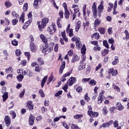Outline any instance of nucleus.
Returning <instances> with one entry per match:
<instances>
[{
  "mask_svg": "<svg viewBox=\"0 0 129 129\" xmlns=\"http://www.w3.org/2000/svg\"><path fill=\"white\" fill-rule=\"evenodd\" d=\"M34 121H35V117L33 116V115L30 114L29 118V123L30 125H33V124L35 123Z\"/></svg>",
  "mask_w": 129,
  "mask_h": 129,
  "instance_id": "nucleus-11",
  "label": "nucleus"
},
{
  "mask_svg": "<svg viewBox=\"0 0 129 129\" xmlns=\"http://www.w3.org/2000/svg\"><path fill=\"white\" fill-rule=\"evenodd\" d=\"M28 20L32 21L33 20V15H32V12H30L28 14Z\"/></svg>",
  "mask_w": 129,
  "mask_h": 129,
  "instance_id": "nucleus-46",
  "label": "nucleus"
},
{
  "mask_svg": "<svg viewBox=\"0 0 129 129\" xmlns=\"http://www.w3.org/2000/svg\"><path fill=\"white\" fill-rule=\"evenodd\" d=\"M62 92H63L62 91H59L57 93L55 94L54 96L58 97V96H59V95L62 94Z\"/></svg>",
  "mask_w": 129,
  "mask_h": 129,
  "instance_id": "nucleus-61",
  "label": "nucleus"
},
{
  "mask_svg": "<svg viewBox=\"0 0 129 129\" xmlns=\"http://www.w3.org/2000/svg\"><path fill=\"white\" fill-rule=\"evenodd\" d=\"M103 10H104V6L103 5H100L98 6V17L100 18L101 14L103 13Z\"/></svg>",
  "mask_w": 129,
  "mask_h": 129,
  "instance_id": "nucleus-6",
  "label": "nucleus"
},
{
  "mask_svg": "<svg viewBox=\"0 0 129 129\" xmlns=\"http://www.w3.org/2000/svg\"><path fill=\"white\" fill-rule=\"evenodd\" d=\"M79 57H78V55L77 54H74L73 56V58L72 59V62L74 63V62L76 61H79Z\"/></svg>",
  "mask_w": 129,
  "mask_h": 129,
  "instance_id": "nucleus-20",
  "label": "nucleus"
},
{
  "mask_svg": "<svg viewBox=\"0 0 129 129\" xmlns=\"http://www.w3.org/2000/svg\"><path fill=\"white\" fill-rule=\"evenodd\" d=\"M112 86L113 87L114 89H115V90H116V91L117 92H119V91H120V89L119 87H118V86H115L114 84H113Z\"/></svg>",
  "mask_w": 129,
  "mask_h": 129,
  "instance_id": "nucleus-41",
  "label": "nucleus"
},
{
  "mask_svg": "<svg viewBox=\"0 0 129 129\" xmlns=\"http://www.w3.org/2000/svg\"><path fill=\"white\" fill-rule=\"evenodd\" d=\"M19 20L17 19H14L12 21V25L13 26H16L18 24Z\"/></svg>",
  "mask_w": 129,
  "mask_h": 129,
  "instance_id": "nucleus-45",
  "label": "nucleus"
},
{
  "mask_svg": "<svg viewBox=\"0 0 129 129\" xmlns=\"http://www.w3.org/2000/svg\"><path fill=\"white\" fill-rule=\"evenodd\" d=\"M74 11V12L73 13V15H72V16H73V21L75 20V18H76L77 13H79V8L75 9Z\"/></svg>",
  "mask_w": 129,
  "mask_h": 129,
  "instance_id": "nucleus-16",
  "label": "nucleus"
},
{
  "mask_svg": "<svg viewBox=\"0 0 129 129\" xmlns=\"http://www.w3.org/2000/svg\"><path fill=\"white\" fill-rule=\"evenodd\" d=\"M100 23H101V21L100 20L96 19L94 22V25L95 26V27H97V26H99V25H100Z\"/></svg>",
  "mask_w": 129,
  "mask_h": 129,
  "instance_id": "nucleus-39",
  "label": "nucleus"
},
{
  "mask_svg": "<svg viewBox=\"0 0 129 129\" xmlns=\"http://www.w3.org/2000/svg\"><path fill=\"white\" fill-rule=\"evenodd\" d=\"M47 31L48 33H51L53 32V31L54 33H55V32H56V24L55 23L52 22L51 25H49L48 27Z\"/></svg>",
  "mask_w": 129,
  "mask_h": 129,
  "instance_id": "nucleus-5",
  "label": "nucleus"
},
{
  "mask_svg": "<svg viewBox=\"0 0 129 129\" xmlns=\"http://www.w3.org/2000/svg\"><path fill=\"white\" fill-rule=\"evenodd\" d=\"M61 37H62V39L64 40L65 42H68V38H67V37H66V33H62Z\"/></svg>",
  "mask_w": 129,
  "mask_h": 129,
  "instance_id": "nucleus-34",
  "label": "nucleus"
},
{
  "mask_svg": "<svg viewBox=\"0 0 129 129\" xmlns=\"http://www.w3.org/2000/svg\"><path fill=\"white\" fill-rule=\"evenodd\" d=\"M88 114L90 115V116H94V117H97L99 115V113L97 112H93L92 110H88Z\"/></svg>",
  "mask_w": 129,
  "mask_h": 129,
  "instance_id": "nucleus-9",
  "label": "nucleus"
},
{
  "mask_svg": "<svg viewBox=\"0 0 129 129\" xmlns=\"http://www.w3.org/2000/svg\"><path fill=\"white\" fill-rule=\"evenodd\" d=\"M63 15H64V12L62 10H60L59 13H58V16H59V18L58 19H63Z\"/></svg>",
  "mask_w": 129,
  "mask_h": 129,
  "instance_id": "nucleus-35",
  "label": "nucleus"
},
{
  "mask_svg": "<svg viewBox=\"0 0 129 129\" xmlns=\"http://www.w3.org/2000/svg\"><path fill=\"white\" fill-rule=\"evenodd\" d=\"M81 52V53L83 54V55H85L86 52V47H85V45H83Z\"/></svg>",
  "mask_w": 129,
  "mask_h": 129,
  "instance_id": "nucleus-30",
  "label": "nucleus"
},
{
  "mask_svg": "<svg viewBox=\"0 0 129 129\" xmlns=\"http://www.w3.org/2000/svg\"><path fill=\"white\" fill-rule=\"evenodd\" d=\"M27 106L28 107L29 110H33L34 106L32 105V101H30L27 103Z\"/></svg>",
  "mask_w": 129,
  "mask_h": 129,
  "instance_id": "nucleus-18",
  "label": "nucleus"
},
{
  "mask_svg": "<svg viewBox=\"0 0 129 129\" xmlns=\"http://www.w3.org/2000/svg\"><path fill=\"white\" fill-rule=\"evenodd\" d=\"M80 117H83V115L82 114H77L74 116V118L76 119H77L78 118H80Z\"/></svg>",
  "mask_w": 129,
  "mask_h": 129,
  "instance_id": "nucleus-50",
  "label": "nucleus"
},
{
  "mask_svg": "<svg viewBox=\"0 0 129 129\" xmlns=\"http://www.w3.org/2000/svg\"><path fill=\"white\" fill-rule=\"evenodd\" d=\"M62 89H63L64 91L65 92H68V91L67 89H68V85L67 84H66L62 88Z\"/></svg>",
  "mask_w": 129,
  "mask_h": 129,
  "instance_id": "nucleus-60",
  "label": "nucleus"
},
{
  "mask_svg": "<svg viewBox=\"0 0 129 129\" xmlns=\"http://www.w3.org/2000/svg\"><path fill=\"white\" fill-rule=\"evenodd\" d=\"M72 129H81L79 127V126H77V125H75L73 124L71 126Z\"/></svg>",
  "mask_w": 129,
  "mask_h": 129,
  "instance_id": "nucleus-55",
  "label": "nucleus"
},
{
  "mask_svg": "<svg viewBox=\"0 0 129 129\" xmlns=\"http://www.w3.org/2000/svg\"><path fill=\"white\" fill-rule=\"evenodd\" d=\"M71 73H72V71H70L68 73L65 74L63 76H62V79H61V81L62 82H64V81H66V77L67 76H70Z\"/></svg>",
  "mask_w": 129,
  "mask_h": 129,
  "instance_id": "nucleus-14",
  "label": "nucleus"
},
{
  "mask_svg": "<svg viewBox=\"0 0 129 129\" xmlns=\"http://www.w3.org/2000/svg\"><path fill=\"white\" fill-rule=\"evenodd\" d=\"M92 39H96V40H98L99 39V33H95L93 34V35L91 36Z\"/></svg>",
  "mask_w": 129,
  "mask_h": 129,
  "instance_id": "nucleus-26",
  "label": "nucleus"
},
{
  "mask_svg": "<svg viewBox=\"0 0 129 129\" xmlns=\"http://www.w3.org/2000/svg\"><path fill=\"white\" fill-rule=\"evenodd\" d=\"M48 23L49 19L47 17L43 18L41 20V21H37V25L40 32H43V30H44V29H45V28H46L47 24H48Z\"/></svg>",
  "mask_w": 129,
  "mask_h": 129,
  "instance_id": "nucleus-2",
  "label": "nucleus"
},
{
  "mask_svg": "<svg viewBox=\"0 0 129 129\" xmlns=\"http://www.w3.org/2000/svg\"><path fill=\"white\" fill-rule=\"evenodd\" d=\"M5 121L7 126H9L11 124V118L9 116H6L5 118Z\"/></svg>",
  "mask_w": 129,
  "mask_h": 129,
  "instance_id": "nucleus-13",
  "label": "nucleus"
},
{
  "mask_svg": "<svg viewBox=\"0 0 129 129\" xmlns=\"http://www.w3.org/2000/svg\"><path fill=\"white\" fill-rule=\"evenodd\" d=\"M8 94V93L7 92L4 93V95H3V102H5V101H6V100H7L8 98H9Z\"/></svg>",
  "mask_w": 129,
  "mask_h": 129,
  "instance_id": "nucleus-25",
  "label": "nucleus"
},
{
  "mask_svg": "<svg viewBox=\"0 0 129 129\" xmlns=\"http://www.w3.org/2000/svg\"><path fill=\"white\" fill-rule=\"evenodd\" d=\"M76 46L78 48H80L81 47H82V44L81 43V42L79 40H76Z\"/></svg>",
  "mask_w": 129,
  "mask_h": 129,
  "instance_id": "nucleus-38",
  "label": "nucleus"
},
{
  "mask_svg": "<svg viewBox=\"0 0 129 129\" xmlns=\"http://www.w3.org/2000/svg\"><path fill=\"white\" fill-rule=\"evenodd\" d=\"M11 21L7 18H5L4 20H1V25H4V26H9Z\"/></svg>",
  "mask_w": 129,
  "mask_h": 129,
  "instance_id": "nucleus-8",
  "label": "nucleus"
},
{
  "mask_svg": "<svg viewBox=\"0 0 129 129\" xmlns=\"http://www.w3.org/2000/svg\"><path fill=\"white\" fill-rule=\"evenodd\" d=\"M109 53V50L104 49V50H102L101 51V55L102 56H106L107 54Z\"/></svg>",
  "mask_w": 129,
  "mask_h": 129,
  "instance_id": "nucleus-24",
  "label": "nucleus"
},
{
  "mask_svg": "<svg viewBox=\"0 0 129 129\" xmlns=\"http://www.w3.org/2000/svg\"><path fill=\"white\" fill-rule=\"evenodd\" d=\"M85 100H86V101H87V102H88V101L90 100V98H89V97H88V93H86L85 95Z\"/></svg>",
  "mask_w": 129,
  "mask_h": 129,
  "instance_id": "nucleus-52",
  "label": "nucleus"
},
{
  "mask_svg": "<svg viewBox=\"0 0 129 129\" xmlns=\"http://www.w3.org/2000/svg\"><path fill=\"white\" fill-rule=\"evenodd\" d=\"M24 54H25V56H26V57H27L28 60H30V57H31V53H30L29 52H25Z\"/></svg>",
  "mask_w": 129,
  "mask_h": 129,
  "instance_id": "nucleus-54",
  "label": "nucleus"
},
{
  "mask_svg": "<svg viewBox=\"0 0 129 129\" xmlns=\"http://www.w3.org/2000/svg\"><path fill=\"white\" fill-rule=\"evenodd\" d=\"M101 48L99 46H95L94 48H93V50L94 51H95V52H96L97 51H99L100 50H101Z\"/></svg>",
  "mask_w": 129,
  "mask_h": 129,
  "instance_id": "nucleus-57",
  "label": "nucleus"
},
{
  "mask_svg": "<svg viewBox=\"0 0 129 129\" xmlns=\"http://www.w3.org/2000/svg\"><path fill=\"white\" fill-rule=\"evenodd\" d=\"M39 2H41V0H35L34 2L33 6L35 9H37V7H38L39 5Z\"/></svg>",
  "mask_w": 129,
  "mask_h": 129,
  "instance_id": "nucleus-36",
  "label": "nucleus"
},
{
  "mask_svg": "<svg viewBox=\"0 0 129 129\" xmlns=\"http://www.w3.org/2000/svg\"><path fill=\"white\" fill-rule=\"evenodd\" d=\"M103 114H104V115H106V114H107V110H106V107H104L103 109Z\"/></svg>",
  "mask_w": 129,
  "mask_h": 129,
  "instance_id": "nucleus-63",
  "label": "nucleus"
},
{
  "mask_svg": "<svg viewBox=\"0 0 129 129\" xmlns=\"http://www.w3.org/2000/svg\"><path fill=\"white\" fill-rule=\"evenodd\" d=\"M65 61L64 62H62L61 63V66L60 67V69H59V74H62V73H63V70H64V68H65Z\"/></svg>",
  "mask_w": 129,
  "mask_h": 129,
  "instance_id": "nucleus-21",
  "label": "nucleus"
},
{
  "mask_svg": "<svg viewBox=\"0 0 129 129\" xmlns=\"http://www.w3.org/2000/svg\"><path fill=\"white\" fill-rule=\"evenodd\" d=\"M90 43L92 45H94V46H98V41H92Z\"/></svg>",
  "mask_w": 129,
  "mask_h": 129,
  "instance_id": "nucleus-49",
  "label": "nucleus"
},
{
  "mask_svg": "<svg viewBox=\"0 0 129 129\" xmlns=\"http://www.w3.org/2000/svg\"><path fill=\"white\" fill-rule=\"evenodd\" d=\"M92 10L93 13V17L94 19L97 18V4L96 2H94L93 5L92 6Z\"/></svg>",
  "mask_w": 129,
  "mask_h": 129,
  "instance_id": "nucleus-4",
  "label": "nucleus"
},
{
  "mask_svg": "<svg viewBox=\"0 0 129 129\" xmlns=\"http://www.w3.org/2000/svg\"><path fill=\"white\" fill-rule=\"evenodd\" d=\"M32 23V20H28L25 24V25L23 26V29H26V28H28L29 26H30V24Z\"/></svg>",
  "mask_w": 129,
  "mask_h": 129,
  "instance_id": "nucleus-23",
  "label": "nucleus"
},
{
  "mask_svg": "<svg viewBox=\"0 0 129 129\" xmlns=\"http://www.w3.org/2000/svg\"><path fill=\"white\" fill-rule=\"evenodd\" d=\"M41 70V69L39 66H36L35 67V71H36V72H40Z\"/></svg>",
  "mask_w": 129,
  "mask_h": 129,
  "instance_id": "nucleus-59",
  "label": "nucleus"
},
{
  "mask_svg": "<svg viewBox=\"0 0 129 129\" xmlns=\"http://www.w3.org/2000/svg\"><path fill=\"white\" fill-rule=\"evenodd\" d=\"M53 80V82L55 81V79H54V76H53V74H51L50 77L48 78V81L49 82H51Z\"/></svg>",
  "mask_w": 129,
  "mask_h": 129,
  "instance_id": "nucleus-42",
  "label": "nucleus"
},
{
  "mask_svg": "<svg viewBox=\"0 0 129 129\" xmlns=\"http://www.w3.org/2000/svg\"><path fill=\"white\" fill-rule=\"evenodd\" d=\"M23 9L24 12H27V11H28V9H29V6L28 5V3H25L24 4Z\"/></svg>",
  "mask_w": 129,
  "mask_h": 129,
  "instance_id": "nucleus-31",
  "label": "nucleus"
},
{
  "mask_svg": "<svg viewBox=\"0 0 129 129\" xmlns=\"http://www.w3.org/2000/svg\"><path fill=\"white\" fill-rule=\"evenodd\" d=\"M103 45L107 48V49H109V45H108V42H107V40H104L103 41Z\"/></svg>",
  "mask_w": 129,
  "mask_h": 129,
  "instance_id": "nucleus-28",
  "label": "nucleus"
},
{
  "mask_svg": "<svg viewBox=\"0 0 129 129\" xmlns=\"http://www.w3.org/2000/svg\"><path fill=\"white\" fill-rule=\"evenodd\" d=\"M76 81V78L74 77L71 78L68 81V83L70 86H72L74 83H75Z\"/></svg>",
  "mask_w": 129,
  "mask_h": 129,
  "instance_id": "nucleus-10",
  "label": "nucleus"
},
{
  "mask_svg": "<svg viewBox=\"0 0 129 129\" xmlns=\"http://www.w3.org/2000/svg\"><path fill=\"white\" fill-rule=\"evenodd\" d=\"M17 73H20V74L17 77V79L19 82H21L24 79V76L26 75V71L25 70H18Z\"/></svg>",
  "mask_w": 129,
  "mask_h": 129,
  "instance_id": "nucleus-3",
  "label": "nucleus"
},
{
  "mask_svg": "<svg viewBox=\"0 0 129 129\" xmlns=\"http://www.w3.org/2000/svg\"><path fill=\"white\" fill-rule=\"evenodd\" d=\"M80 28H81V21H79L76 24V32H78V31H79V30L80 29Z\"/></svg>",
  "mask_w": 129,
  "mask_h": 129,
  "instance_id": "nucleus-15",
  "label": "nucleus"
},
{
  "mask_svg": "<svg viewBox=\"0 0 129 129\" xmlns=\"http://www.w3.org/2000/svg\"><path fill=\"white\" fill-rule=\"evenodd\" d=\"M113 126L114 127H117V126H118V121H114V122H113Z\"/></svg>",
  "mask_w": 129,
  "mask_h": 129,
  "instance_id": "nucleus-62",
  "label": "nucleus"
},
{
  "mask_svg": "<svg viewBox=\"0 0 129 129\" xmlns=\"http://www.w3.org/2000/svg\"><path fill=\"white\" fill-rule=\"evenodd\" d=\"M38 62L40 65H43L44 64V61H43V59L41 57H39L38 58Z\"/></svg>",
  "mask_w": 129,
  "mask_h": 129,
  "instance_id": "nucleus-48",
  "label": "nucleus"
},
{
  "mask_svg": "<svg viewBox=\"0 0 129 129\" xmlns=\"http://www.w3.org/2000/svg\"><path fill=\"white\" fill-rule=\"evenodd\" d=\"M98 30L100 33H105V28H99Z\"/></svg>",
  "mask_w": 129,
  "mask_h": 129,
  "instance_id": "nucleus-53",
  "label": "nucleus"
},
{
  "mask_svg": "<svg viewBox=\"0 0 129 129\" xmlns=\"http://www.w3.org/2000/svg\"><path fill=\"white\" fill-rule=\"evenodd\" d=\"M85 68V63H81L78 67L79 71H80L81 70H83Z\"/></svg>",
  "mask_w": 129,
  "mask_h": 129,
  "instance_id": "nucleus-33",
  "label": "nucleus"
},
{
  "mask_svg": "<svg viewBox=\"0 0 129 129\" xmlns=\"http://www.w3.org/2000/svg\"><path fill=\"white\" fill-rule=\"evenodd\" d=\"M64 17L67 20L69 19V17H70V12H69V10L68 9L64 10Z\"/></svg>",
  "mask_w": 129,
  "mask_h": 129,
  "instance_id": "nucleus-19",
  "label": "nucleus"
},
{
  "mask_svg": "<svg viewBox=\"0 0 129 129\" xmlns=\"http://www.w3.org/2000/svg\"><path fill=\"white\" fill-rule=\"evenodd\" d=\"M112 123H113V120H111L108 122H106L104 123H103L102 124V125H101L100 126V128H101V127H104V128H105V127H109L111 125V124H112Z\"/></svg>",
  "mask_w": 129,
  "mask_h": 129,
  "instance_id": "nucleus-7",
  "label": "nucleus"
},
{
  "mask_svg": "<svg viewBox=\"0 0 129 129\" xmlns=\"http://www.w3.org/2000/svg\"><path fill=\"white\" fill-rule=\"evenodd\" d=\"M30 48L31 52H33V53H35L37 50V48H36L34 42H30Z\"/></svg>",
  "mask_w": 129,
  "mask_h": 129,
  "instance_id": "nucleus-12",
  "label": "nucleus"
},
{
  "mask_svg": "<svg viewBox=\"0 0 129 129\" xmlns=\"http://www.w3.org/2000/svg\"><path fill=\"white\" fill-rule=\"evenodd\" d=\"M40 38L42 39V42L44 43L42 52L44 53H50L51 51H53V47H54L55 43L54 42H49L48 43L47 38L43 34L40 35Z\"/></svg>",
  "mask_w": 129,
  "mask_h": 129,
  "instance_id": "nucleus-1",
  "label": "nucleus"
},
{
  "mask_svg": "<svg viewBox=\"0 0 129 129\" xmlns=\"http://www.w3.org/2000/svg\"><path fill=\"white\" fill-rule=\"evenodd\" d=\"M61 22L60 18H58V19L56 21V25L57 26V28H62V25H61V23H60Z\"/></svg>",
  "mask_w": 129,
  "mask_h": 129,
  "instance_id": "nucleus-29",
  "label": "nucleus"
},
{
  "mask_svg": "<svg viewBox=\"0 0 129 129\" xmlns=\"http://www.w3.org/2000/svg\"><path fill=\"white\" fill-rule=\"evenodd\" d=\"M70 28H71V24H69L66 29L67 33H73V29Z\"/></svg>",
  "mask_w": 129,
  "mask_h": 129,
  "instance_id": "nucleus-17",
  "label": "nucleus"
},
{
  "mask_svg": "<svg viewBox=\"0 0 129 129\" xmlns=\"http://www.w3.org/2000/svg\"><path fill=\"white\" fill-rule=\"evenodd\" d=\"M47 78H48V76H46L42 79L41 83L42 88H43L44 87V85H45V84L46 83V82L47 81Z\"/></svg>",
  "mask_w": 129,
  "mask_h": 129,
  "instance_id": "nucleus-22",
  "label": "nucleus"
},
{
  "mask_svg": "<svg viewBox=\"0 0 129 129\" xmlns=\"http://www.w3.org/2000/svg\"><path fill=\"white\" fill-rule=\"evenodd\" d=\"M39 93L41 97H45V94H44V92H43L42 90H39Z\"/></svg>",
  "mask_w": 129,
  "mask_h": 129,
  "instance_id": "nucleus-58",
  "label": "nucleus"
},
{
  "mask_svg": "<svg viewBox=\"0 0 129 129\" xmlns=\"http://www.w3.org/2000/svg\"><path fill=\"white\" fill-rule=\"evenodd\" d=\"M12 15L13 18H15V19H18V18H19V14H17L16 11H13L12 12Z\"/></svg>",
  "mask_w": 129,
  "mask_h": 129,
  "instance_id": "nucleus-32",
  "label": "nucleus"
},
{
  "mask_svg": "<svg viewBox=\"0 0 129 129\" xmlns=\"http://www.w3.org/2000/svg\"><path fill=\"white\" fill-rule=\"evenodd\" d=\"M83 13L84 17H85L86 16V5H84L83 7Z\"/></svg>",
  "mask_w": 129,
  "mask_h": 129,
  "instance_id": "nucleus-44",
  "label": "nucleus"
},
{
  "mask_svg": "<svg viewBox=\"0 0 129 129\" xmlns=\"http://www.w3.org/2000/svg\"><path fill=\"white\" fill-rule=\"evenodd\" d=\"M10 113L13 116V119L16 118V117L17 116V114H16V112L14 111H13V110L10 111Z\"/></svg>",
  "mask_w": 129,
  "mask_h": 129,
  "instance_id": "nucleus-40",
  "label": "nucleus"
},
{
  "mask_svg": "<svg viewBox=\"0 0 129 129\" xmlns=\"http://www.w3.org/2000/svg\"><path fill=\"white\" fill-rule=\"evenodd\" d=\"M12 72H13V68H12V67H10L8 69H6V73L7 74H8V73H12Z\"/></svg>",
  "mask_w": 129,
  "mask_h": 129,
  "instance_id": "nucleus-37",
  "label": "nucleus"
},
{
  "mask_svg": "<svg viewBox=\"0 0 129 129\" xmlns=\"http://www.w3.org/2000/svg\"><path fill=\"white\" fill-rule=\"evenodd\" d=\"M76 91L77 92L81 93V92L82 91V87H78L76 89Z\"/></svg>",
  "mask_w": 129,
  "mask_h": 129,
  "instance_id": "nucleus-64",
  "label": "nucleus"
},
{
  "mask_svg": "<svg viewBox=\"0 0 129 129\" xmlns=\"http://www.w3.org/2000/svg\"><path fill=\"white\" fill-rule=\"evenodd\" d=\"M15 54L16 56L19 57V56H21V54H22V53L21 52V50L20 49H17L15 51Z\"/></svg>",
  "mask_w": 129,
  "mask_h": 129,
  "instance_id": "nucleus-47",
  "label": "nucleus"
},
{
  "mask_svg": "<svg viewBox=\"0 0 129 129\" xmlns=\"http://www.w3.org/2000/svg\"><path fill=\"white\" fill-rule=\"evenodd\" d=\"M118 63V56H115L113 62H112V65H116Z\"/></svg>",
  "mask_w": 129,
  "mask_h": 129,
  "instance_id": "nucleus-27",
  "label": "nucleus"
},
{
  "mask_svg": "<svg viewBox=\"0 0 129 129\" xmlns=\"http://www.w3.org/2000/svg\"><path fill=\"white\" fill-rule=\"evenodd\" d=\"M12 44L13 46H18V41H17L16 39H14L12 41Z\"/></svg>",
  "mask_w": 129,
  "mask_h": 129,
  "instance_id": "nucleus-51",
  "label": "nucleus"
},
{
  "mask_svg": "<svg viewBox=\"0 0 129 129\" xmlns=\"http://www.w3.org/2000/svg\"><path fill=\"white\" fill-rule=\"evenodd\" d=\"M5 5L6 8H10V7H12V3H11V2H10L9 1L6 2Z\"/></svg>",
  "mask_w": 129,
  "mask_h": 129,
  "instance_id": "nucleus-43",
  "label": "nucleus"
},
{
  "mask_svg": "<svg viewBox=\"0 0 129 129\" xmlns=\"http://www.w3.org/2000/svg\"><path fill=\"white\" fill-rule=\"evenodd\" d=\"M116 108L117 109L121 111L122 110V109H123V106H122V105L120 104V105L117 106Z\"/></svg>",
  "mask_w": 129,
  "mask_h": 129,
  "instance_id": "nucleus-56",
  "label": "nucleus"
}]
</instances>
